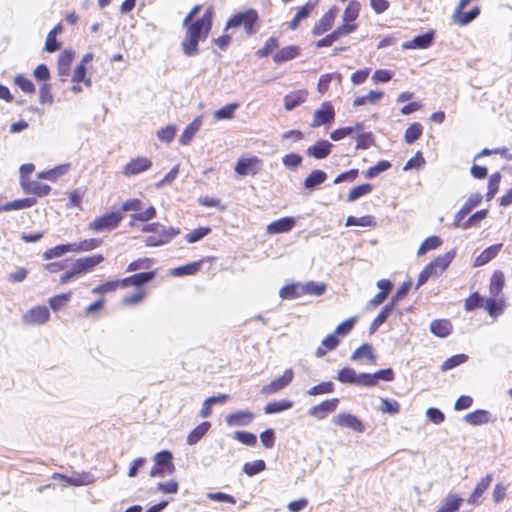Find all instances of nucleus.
Instances as JSON below:
<instances>
[{
    "label": "nucleus",
    "instance_id": "nucleus-5",
    "mask_svg": "<svg viewBox=\"0 0 512 512\" xmlns=\"http://www.w3.org/2000/svg\"><path fill=\"white\" fill-rule=\"evenodd\" d=\"M50 319V311L46 306H36L29 309L23 316L26 325H43Z\"/></svg>",
    "mask_w": 512,
    "mask_h": 512
},
{
    "label": "nucleus",
    "instance_id": "nucleus-53",
    "mask_svg": "<svg viewBox=\"0 0 512 512\" xmlns=\"http://www.w3.org/2000/svg\"><path fill=\"white\" fill-rule=\"evenodd\" d=\"M410 288H411V282L410 281L404 282L397 289V291L394 293V295L392 296V298L389 301V303H387L386 305L388 307H390L392 310H395L396 305L398 304V302L406 297V295L408 294Z\"/></svg>",
    "mask_w": 512,
    "mask_h": 512
},
{
    "label": "nucleus",
    "instance_id": "nucleus-22",
    "mask_svg": "<svg viewBox=\"0 0 512 512\" xmlns=\"http://www.w3.org/2000/svg\"><path fill=\"white\" fill-rule=\"evenodd\" d=\"M21 186L26 193L34 194L38 197L48 195L51 190L49 185L37 180H30L27 178H23L21 181Z\"/></svg>",
    "mask_w": 512,
    "mask_h": 512
},
{
    "label": "nucleus",
    "instance_id": "nucleus-31",
    "mask_svg": "<svg viewBox=\"0 0 512 512\" xmlns=\"http://www.w3.org/2000/svg\"><path fill=\"white\" fill-rule=\"evenodd\" d=\"M430 331L437 337L445 338L452 332V324L447 319H437L430 323Z\"/></svg>",
    "mask_w": 512,
    "mask_h": 512
},
{
    "label": "nucleus",
    "instance_id": "nucleus-4",
    "mask_svg": "<svg viewBox=\"0 0 512 512\" xmlns=\"http://www.w3.org/2000/svg\"><path fill=\"white\" fill-rule=\"evenodd\" d=\"M178 234H180V229L175 227H165L164 225H160L158 231L146 237L145 245L147 247H159L168 244L172 239H174Z\"/></svg>",
    "mask_w": 512,
    "mask_h": 512
},
{
    "label": "nucleus",
    "instance_id": "nucleus-54",
    "mask_svg": "<svg viewBox=\"0 0 512 512\" xmlns=\"http://www.w3.org/2000/svg\"><path fill=\"white\" fill-rule=\"evenodd\" d=\"M373 190V186L369 183H364L352 188L348 194L347 201L354 202L360 197L369 194Z\"/></svg>",
    "mask_w": 512,
    "mask_h": 512
},
{
    "label": "nucleus",
    "instance_id": "nucleus-14",
    "mask_svg": "<svg viewBox=\"0 0 512 512\" xmlns=\"http://www.w3.org/2000/svg\"><path fill=\"white\" fill-rule=\"evenodd\" d=\"M333 422L340 427L349 428L358 433H362L365 430L362 421L357 416L350 413L338 414L334 417Z\"/></svg>",
    "mask_w": 512,
    "mask_h": 512
},
{
    "label": "nucleus",
    "instance_id": "nucleus-20",
    "mask_svg": "<svg viewBox=\"0 0 512 512\" xmlns=\"http://www.w3.org/2000/svg\"><path fill=\"white\" fill-rule=\"evenodd\" d=\"M151 166V160L146 157H138L136 159H132L126 164L123 173L126 176H133L150 169Z\"/></svg>",
    "mask_w": 512,
    "mask_h": 512
},
{
    "label": "nucleus",
    "instance_id": "nucleus-10",
    "mask_svg": "<svg viewBox=\"0 0 512 512\" xmlns=\"http://www.w3.org/2000/svg\"><path fill=\"white\" fill-rule=\"evenodd\" d=\"M335 118L334 107L329 102H323L321 107L314 112L311 127H319L331 123Z\"/></svg>",
    "mask_w": 512,
    "mask_h": 512
},
{
    "label": "nucleus",
    "instance_id": "nucleus-39",
    "mask_svg": "<svg viewBox=\"0 0 512 512\" xmlns=\"http://www.w3.org/2000/svg\"><path fill=\"white\" fill-rule=\"evenodd\" d=\"M279 295L283 299H296L303 296V284L293 283L283 286Z\"/></svg>",
    "mask_w": 512,
    "mask_h": 512
},
{
    "label": "nucleus",
    "instance_id": "nucleus-1",
    "mask_svg": "<svg viewBox=\"0 0 512 512\" xmlns=\"http://www.w3.org/2000/svg\"><path fill=\"white\" fill-rule=\"evenodd\" d=\"M213 10L208 8L202 17L195 20L186 28L185 37L181 42L183 54L187 57L196 56L199 53V42L207 39L212 28Z\"/></svg>",
    "mask_w": 512,
    "mask_h": 512
},
{
    "label": "nucleus",
    "instance_id": "nucleus-26",
    "mask_svg": "<svg viewBox=\"0 0 512 512\" xmlns=\"http://www.w3.org/2000/svg\"><path fill=\"white\" fill-rule=\"evenodd\" d=\"M493 480L492 474H487L485 477H483L474 488L473 492L471 493L468 503L471 505H479L480 504V498L484 494V492L488 489L491 482Z\"/></svg>",
    "mask_w": 512,
    "mask_h": 512
},
{
    "label": "nucleus",
    "instance_id": "nucleus-46",
    "mask_svg": "<svg viewBox=\"0 0 512 512\" xmlns=\"http://www.w3.org/2000/svg\"><path fill=\"white\" fill-rule=\"evenodd\" d=\"M73 248L74 247H73L72 243L60 244V245H57V246L45 251L43 254V258L45 260L58 258V257L63 256L67 252L73 251Z\"/></svg>",
    "mask_w": 512,
    "mask_h": 512
},
{
    "label": "nucleus",
    "instance_id": "nucleus-52",
    "mask_svg": "<svg viewBox=\"0 0 512 512\" xmlns=\"http://www.w3.org/2000/svg\"><path fill=\"white\" fill-rule=\"evenodd\" d=\"M239 108L238 103H229L214 112V119L229 120L234 116L235 111Z\"/></svg>",
    "mask_w": 512,
    "mask_h": 512
},
{
    "label": "nucleus",
    "instance_id": "nucleus-34",
    "mask_svg": "<svg viewBox=\"0 0 512 512\" xmlns=\"http://www.w3.org/2000/svg\"><path fill=\"white\" fill-rule=\"evenodd\" d=\"M62 25L57 24L47 35L45 41V50L49 53L56 52L60 49L61 43L57 40V35L61 33Z\"/></svg>",
    "mask_w": 512,
    "mask_h": 512
},
{
    "label": "nucleus",
    "instance_id": "nucleus-24",
    "mask_svg": "<svg viewBox=\"0 0 512 512\" xmlns=\"http://www.w3.org/2000/svg\"><path fill=\"white\" fill-rule=\"evenodd\" d=\"M463 419L465 422L473 426H480L493 421L492 414L488 410L484 409H477L470 412L466 414Z\"/></svg>",
    "mask_w": 512,
    "mask_h": 512
},
{
    "label": "nucleus",
    "instance_id": "nucleus-11",
    "mask_svg": "<svg viewBox=\"0 0 512 512\" xmlns=\"http://www.w3.org/2000/svg\"><path fill=\"white\" fill-rule=\"evenodd\" d=\"M338 404H339L338 398L328 399V400L321 402L318 405L312 406L308 410V414L311 417L322 420V419H325L328 416V414L334 412L337 409Z\"/></svg>",
    "mask_w": 512,
    "mask_h": 512
},
{
    "label": "nucleus",
    "instance_id": "nucleus-43",
    "mask_svg": "<svg viewBox=\"0 0 512 512\" xmlns=\"http://www.w3.org/2000/svg\"><path fill=\"white\" fill-rule=\"evenodd\" d=\"M504 283V274L501 271H495L490 279L489 290L491 296H498L504 287Z\"/></svg>",
    "mask_w": 512,
    "mask_h": 512
},
{
    "label": "nucleus",
    "instance_id": "nucleus-16",
    "mask_svg": "<svg viewBox=\"0 0 512 512\" xmlns=\"http://www.w3.org/2000/svg\"><path fill=\"white\" fill-rule=\"evenodd\" d=\"M157 272L156 271H146V272H140L133 274L129 277L120 279L121 286L122 287H129V286H135V287H142L146 285L147 283L151 282L156 277Z\"/></svg>",
    "mask_w": 512,
    "mask_h": 512
},
{
    "label": "nucleus",
    "instance_id": "nucleus-21",
    "mask_svg": "<svg viewBox=\"0 0 512 512\" xmlns=\"http://www.w3.org/2000/svg\"><path fill=\"white\" fill-rule=\"evenodd\" d=\"M295 224L296 220L294 217H282L268 224L266 230L269 234L287 233L293 229Z\"/></svg>",
    "mask_w": 512,
    "mask_h": 512
},
{
    "label": "nucleus",
    "instance_id": "nucleus-47",
    "mask_svg": "<svg viewBox=\"0 0 512 512\" xmlns=\"http://www.w3.org/2000/svg\"><path fill=\"white\" fill-rule=\"evenodd\" d=\"M441 244L442 240L439 236H429L419 246L417 255L422 256L428 251L438 248Z\"/></svg>",
    "mask_w": 512,
    "mask_h": 512
},
{
    "label": "nucleus",
    "instance_id": "nucleus-61",
    "mask_svg": "<svg viewBox=\"0 0 512 512\" xmlns=\"http://www.w3.org/2000/svg\"><path fill=\"white\" fill-rule=\"evenodd\" d=\"M379 410L385 414L395 415L400 411V404L395 399L381 398Z\"/></svg>",
    "mask_w": 512,
    "mask_h": 512
},
{
    "label": "nucleus",
    "instance_id": "nucleus-29",
    "mask_svg": "<svg viewBox=\"0 0 512 512\" xmlns=\"http://www.w3.org/2000/svg\"><path fill=\"white\" fill-rule=\"evenodd\" d=\"M301 49L296 45H289L280 50H278L274 56L273 60L275 63L280 64L289 60H292L300 55Z\"/></svg>",
    "mask_w": 512,
    "mask_h": 512
},
{
    "label": "nucleus",
    "instance_id": "nucleus-42",
    "mask_svg": "<svg viewBox=\"0 0 512 512\" xmlns=\"http://www.w3.org/2000/svg\"><path fill=\"white\" fill-rule=\"evenodd\" d=\"M88 477H89V475L86 474V473L76 474V475H73V476H66V475H63V474L55 473L54 476H53V478L61 479L66 484L71 485V486L86 485L89 482Z\"/></svg>",
    "mask_w": 512,
    "mask_h": 512
},
{
    "label": "nucleus",
    "instance_id": "nucleus-55",
    "mask_svg": "<svg viewBox=\"0 0 512 512\" xmlns=\"http://www.w3.org/2000/svg\"><path fill=\"white\" fill-rule=\"evenodd\" d=\"M266 469V463L264 460H255L253 462H246L243 465V472L249 476H255L261 472H263Z\"/></svg>",
    "mask_w": 512,
    "mask_h": 512
},
{
    "label": "nucleus",
    "instance_id": "nucleus-63",
    "mask_svg": "<svg viewBox=\"0 0 512 512\" xmlns=\"http://www.w3.org/2000/svg\"><path fill=\"white\" fill-rule=\"evenodd\" d=\"M391 163L387 160H380L376 165L370 167L365 172V178L373 179L378 176L380 173L387 171L391 168Z\"/></svg>",
    "mask_w": 512,
    "mask_h": 512
},
{
    "label": "nucleus",
    "instance_id": "nucleus-36",
    "mask_svg": "<svg viewBox=\"0 0 512 512\" xmlns=\"http://www.w3.org/2000/svg\"><path fill=\"white\" fill-rule=\"evenodd\" d=\"M211 427V423L208 421H204L196 426L187 436V443L189 445L197 444L204 435L209 431Z\"/></svg>",
    "mask_w": 512,
    "mask_h": 512
},
{
    "label": "nucleus",
    "instance_id": "nucleus-41",
    "mask_svg": "<svg viewBox=\"0 0 512 512\" xmlns=\"http://www.w3.org/2000/svg\"><path fill=\"white\" fill-rule=\"evenodd\" d=\"M292 407H293V402L291 400L282 399L279 401L269 402L264 407V413L265 414L280 413V412L286 411Z\"/></svg>",
    "mask_w": 512,
    "mask_h": 512
},
{
    "label": "nucleus",
    "instance_id": "nucleus-27",
    "mask_svg": "<svg viewBox=\"0 0 512 512\" xmlns=\"http://www.w3.org/2000/svg\"><path fill=\"white\" fill-rule=\"evenodd\" d=\"M502 248V243L494 244L484 249L474 261V267L484 266L494 259Z\"/></svg>",
    "mask_w": 512,
    "mask_h": 512
},
{
    "label": "nucleus",
    "instance_id": "nucleus-23",
    "mask_svg": "<svg viewBox=\"0 0 512 512\" xmlns=\"http://www.w3.org/2000/svg\"><path fill=\"white\" fill-rule=\"evenodd\" d=\"M74 59V52L72 50H64L60 53L57 62V71L61 77V81H66V78L70 75V66Z\"/></svg>",
    "mask_w": 512,
    "mask_h": 512
},
{
    "label": "nucleus",
    "instance_id": "nucleus-9",
    "mask_svg": "<svg viewBox=\"0 0 512 512\" xmlns=\"http://www.w3.org/2000/svg\"><path fill=\"white\" fill-rule=\"evenodd\" d=\"M395 379L392 368L378 370L374 373H363V387H374L379 381L391 382Z\"/></svg>",
    "mask_w": 512,
    "mask_h": 512
},
{
    "label": "nucleus",
    "instance_id": "nucleus-8",
    "mask_svg": "<svg viewBox=\"0 0 512 512\" xmlns=\"http://www.w3.org/2000/svg\"><path fill=\"white\" fill-rule=\"evenodd\" d=\"M483 197L480 193L472 194L460 208V210L454 215V220L452 226L454 228H459L461 222L465 219V217L476 207L478 206Z\"/></svg>",
    "mask_w": 512,
    "mask_h": 512
},
{
    "label": "nucleus",
    "instance_id": "nucleus-40",
    "mask_svg": "<svg viewBox=\"0 0 512 512\" xmlns=\"http://www.w3.org/2000/svg\"><path fill=\"white\" fill-rule=\"evenodd\" d=\"M484 308L491 317L496 318L503 313L504 302L503 300H497L492 296L485 299Z\"/></svg>",
    "mask_w": 512,
    "mask_h": 512
},
{
    "label": "nucleus",
    "instance_id": "nucleus-48",
    "mask_svg": "<svg viewBox=\"0 0 512 512\" xmlns=\"http://www.w3.org/2000/svg\"><path fill=\"white\" fill-rule=\"evenodd\" d=\"M102 240L97 238L85 239L79 243H72L73 252H88L101 246Z\"/></svg>",
    "mask_w": 512,
    "mask_h": 512
},
{
    "label": "nucleus",
    "instance_id": "nucleus-60",
    "mask_svg": "<svg viewBox=\"0 0 512 512\" xmlns=\"http://www.w3.org/2000/svg\"><path fill=\"white\" fill-rule=\"evenodd\" d=\"M488 215L487 209L478 210L473 213L466 221H462L460 227L463 229H469L476 226L479 222L484 220Z\"/></svg>",
    "mask_w": 512,
    "mask_h": 512
},
{
    "label": "nucleus",
    "instance_id": "nucleus-19",
    "mask_svg": "<svg viewBox=\"0 0 512 512\" xmlns=\"http://www.w3.org/2000/svg\"><path fill=\"white\" fill-rule=\"evenodd\" d=\"M335 378L343 384L363 386V373L357 374L351 367H344L338 370Z\"/></svg>",
    "mask_w": 512,
    "mask_h": 512
},
{
    "label": "nucleus",
    "instance_id": "nucleus-45",
    "mask_svg": "<svg viewBox=\"0 0 512 512\" xmlns=\"http://www.w3.org/2000/svg\"><path fill=\"white\" fill-rule=\"evenodd\" d=\"M423 133V126L419 122L410 124L404 134V139L407 144H412L418 140Z\"/></svg>",
    "mask_w": 512,
    "mask_h": 512
},
{
    "label": "nucleus",
    "instance_id": "nucleus-59",
    "mask_svg": "<svg viewBox=\"0 0 512 512\" xmlns=\"http://www.w3.org/2000/svg\"><path fill=\"white\" fill-rule=\"evenodd\" d=\"M468 360V356L466 354H457L446 359L441 365V371L446 372L451 370Z\"/></svg>",
    "mask_w": 512,
    "mask_h": 512
},
{
    "label": "nucleus",
    "instance_id": "nucleus-6",
    "mask_svg": "<svg viewBox=\"0 0 512 512\" xmlns=\"http://www.w3.org/2000/svg\"><path fill=\"white\" fill-rule=\"evenodd\" d=\"M261 169V160L256 157L239 158L234 167L235 172L240 176L256 175Z\"/></svg>",
    "mask_w": 512,
    "mask_h": 512
},
{
    "label": "nucleus",
    "instance_id": "nucleus-64",
    "mask_svg": "<svg viewBox=\"0 0 512 512\" xmlns=\"http://www.w3.org/2000/svg\"><path fill=\"white\" fill-rule=\"evenodd\" d=\"M144 208V204L140 199L131 198L122 203L120 212L123 214L124 212H133L140 213V211Z\"/></svg>",
    "mask_w": 512,
    "mask_h": 512
},
{
    "label": "nucleus",
    "instance_id": "nucleus-7",
    "mask_svg": "<svg viewBox=\"0 0 512 512\" xmlns=\"http://www.w3.org/2000/svg\"><path fill=\"white\" fill-rule=\"evenodd\" d=\"M293 378L294 372L291 368H288L284 371L282 376L264 385L261 389V393L264 395L277 393L286 388L292 382Z\"/></svg>",
    "mask_w": 512,
    "mask_h": 512
},
{
    "label": "nucleus",
    "instance_id": "nucleus-15",
    "mask_svg": "<svg viewBox=\"0 0 512 512\" xmlns=\"http://www.w3.org/2000/svg\"><path fill=\"white\" fill-rule=\"evenodd\" d=\"M435 38L434 30H429L423 34L415 36L412 40L406 41L402 44V48L409 49H426L432 45Z\"/></svg>",
    "mask_w": 512,
    "mask_h": 512
},
{
    "label": "nucleus",
    "instance_id": "nucleus-12",
    "mask_svg": "<svg viewBox=\"0 0 512 512\" xmlns=\"http://www.w3.org/2000/svg\"><path fill=\"white\" fill-rule=\"evenodd\" d=\"M337 12H338V8H336V7H332L331 9H329L319 19V21L315 23V25L312 29V34L314 36H320V35L325 34L327 31H329L334 24V21L337 16Z\"/></svg>",
    "mask_w": 512,
    "mask_h": 512
},
{
    "label": "nucleus",
    "instance_id": "nucleus-38",
    "mask_svg": "<svg viewBox=\"0 0 512 512\" xmlns=\"http://www.w3.org/2000/svg\"><path fill=\"white\" fill-rule=\"evenodd\" d=\"M362 357H366L370 363L376 362V355L373 352V347L369 343H364L359 346L351 355L352 361H357Z\"/></svg>",
    "mask_w": 512,
    "mask_h": 512
},
{
    "label": "nucleus",
    "instance_id": "nucleus-49",
    "mask_svg": "<svg viewBox=\"0 0 512 512\" xmlns=\"http://www.w3.org/2000/svg\"><path fill=\"white\" fill-rule=\"evenodd\" d=\"M335 391V385L332 381H324L317 385L312 386L307 394L310 396L330 394Z\"/></svg>",
    "mask_w": 512,
    "mask_h": 512
},
{
    "label": "nucleus",
    "instance_id": "nucleus-18",
    "mask_svg": "<svg viewBox=\"0 0 512 512\" xmlns=\"http://www.w3.org/2000/svg\"><path fill=\"white\" fill-rule=\"evenodd\" d=\"M255 415L250 411H236L226 416V423L231 427L249 426L254 420Z\"/></svg>",
    "mask_w": 512,
    "mask_h": 512
},
{
    "label": "nucleus",
    "instance_id": "nucleus-32",
    "mask_svg": "<svg viewBox=\"0 0 512 512\" xmlns=\"http://www.w3.org/2000/svg\"><path fill=\"white\" fill-rule=\"evenodd\" d=\"M456 251L454 249L448 251L444 255H440L436 257L433 261H431L428 265H432L433 270L438 271V275H440L444 270H446L453 259L455 258Z\"/></svg>",
    "mask_w": 512,
    "mask_h": 512
},
{
    "label": "nucleus",
    "instance_id": "nucleus-62",
    "mask_svg": "<svg viewBox=\"0 0 512 512\" xmlns=\"http://www.w3.org/2000/svg\"><path fill=\"white\" fill-rule=\"evenodd\" d=\"M485 298H483L478 292L472 293L464 304V309L467 312L473 311L477 308L484 307Z\"/></svg>",
    "mask_w": 512,
    "mask_h": 512
},
{
    "label": "nucleus",
    "instance_id": "nucleus-50",
    "mask_svg": "<svg viewBox=\"0 0 512 512\" xmlns=\"http://www.w3.org/2000/svg\"><path fill=\"white\" fill-rule=\"evenodd\" d=\"M390 307L385 305L380 313L376 316V318L372 321V323L369 326V334H374L379 327L387 320V318L390 316V314L393 312Z\"/></svg>",
    "mask_w": 512,
    "mask_h": 512
},
{
    "label": "nucleus",
    "instance_id": "nucleus-25",
    "mask_svg": "<svg viewBox=\"0 0 512 512\" xmlns=\"http://www.w3.org/2000/svg\"><path fill=\"white\" fill-rule=\"evenodd\" d=\"M308 91L307 90H295L284 97V107L287 111H291L296 107L300 106L307 100Z\"/></svg>",
    "mask_w": 512,
    "mask_h": 512
},
{
    "label": "nucleus",
    "instance_id": "nucleus-35",
    "mask_svg": "<svg viewBox=\"0 0 512 512\" xmlns=\"http://www.w3.org/2000/svg\"><path fill=\"white\" fill-rule=\"evenodd\" d=\"M35 204H36V199L32 198V197L17 199V200L11 201V202H7L4 205L0 206V212L30 208Z\"/></svg>",
    "mask_w": 512,
    "mask_h": 512
},
{
    "label": "nucleus",
    "instance_id": "nucleus-57",
    "mask_svg": "<svg viewBox=\"0 0 512 512\" xmlns=\"http://www.w3.org/2000/svg\"><path fill=\"white\" fill-rule=\"evenodd\" d=\"M383 95L384 93L381 91L371 90L367 95L355 98V100L353 101V106H362L365 105L366 103L374 104L378 100H380L383 97Z\"/></svg>",
    "mask_w": 512,
    "mask_h": 512
},
{
    "label": "nucleus",
    "instance_id": "nucleus-58",
    "mask_svg": "<svg viewBox=\"0 0 512 512\" xmlns=\"http://www.w3.org/2000/svg\"><path fill=\"white\" fill-rule=\"evenodd\" d=\"M462 501V498L456 494H449L440 508L444 512H455L460 508Z\"/></svg>",
    "mask_w": 512,
    "mask_h": 512
},
{
    "label": "nucleus",
    "instance_id": "nucleus-33",
    "mask_svg": "<svg viewBox=\"0 0 512 512\" xmlns=\"http://www.w3.org/2000/svg\"><path fill=\"white\" fill-rule=\"evenodd\" d=\"M202 125V118L201 117H196L185 129L184 131L182 132L181 136H180V139H179V142L182 144V145H187L191 140L192 138L194 137V135L196 134V132L200 129Z\"/></svg>",
    "mask_w": 512,
    "mask_h": 512
},
{
    "label": "nucleus",
    "instance_id": "nucleus-3",
    "mask_svg": "<svg viewBox=\"0 0 512 512\" xmlns=\"http://www.w3.org/2000/svg\"><path fill=\"white\" fill-rule=\"evenodd\" d=\"M123 214L120 211H112L96 218L89 224V229L95 233L111 231L118 227L123 219Z\"/></svg>",
    "mask_w": 512,
    "mask_h": 512
},
{
    "label": "nucleus",
    "instance_id": "nucleus-37",
    "mask_svg": "<svg viewBox=\"0 0 512 512\" xmlns=\"http://www.w3.org/2000/svg\"><path fill=\"white\" fill-rule=\"evenodd\" d=\"M202 267V261H195L176 267L171 270V275L174 277H182L196 274Z\"/></svg>",
    "mask_w": 512,
    "mask_h": 512
},
{
    "label": "nucleus",
    "instance_id": "nucleus-2",
    "mask_svg": "<svg viewBox=\"0 0 512 512\" xmlns=\"http://www.w3.org/2000/svg\"><path fill=\"white\" fill-rule=\"evenodd\" d=\"M257 20H258V14L253 9L239 12V13L235 14L234 16H232L227 21L225 30L243 26L246 34L251 35L255 32L254 25Z\"/></svg>",
    "mask_w": 512,
    "mask_h": 512
},
{
    "label": "nucleus",
    "instance_id": "nucleus-51",
    "mask_svg": "<svg viewBox=\"0 0 512 512\" xmlns=\"http://www.w3.org/2000/svg\"><path fill=\"white\" fill-rule=\"evenodd\" d=\"M359 10L360 4L355 0L350 1L342 15L343 22L354 23L359 15Z\"/></svg>",
    "mask_w": 512,
    "mask_h": 512
},
{
    "label": "nucleus",
    "instance_id": "nucleus-44",
    "mask_svg": "<svg viewBox=\"0 0 512 512\" xmlns=\"http://www.w3.org/2000/svg\"><path fill=\"white\" fill-rule=\"evenodd\" d=\"M71 80L73 83H84L86 87L92 86L91 78L87 77L86 66L80 63L75 67Z\"/></svg>",
    "mask_w": 512,
    "mask_h": 512
},
{
    "label": "nucleus",
    "instance_id": "nucleus-30",
    "mask_svg": "<svg viewBox=\"0 0 512 512\" xmlns=\"http://www.w3.org/2000/svg\"><path fill=\"white\" fill-rule=\"evenodd\" d=\"M327 179V174L323 170L315 169L304 179V188L310 191L315 190Z\"/></svg>",
    "mask_w": 512,
    "mask_h": 512
},
{
    "label": "nucleus",
    "instance_id": "nucleus-56",
    "mask_svg": "<svg viewBox=\"0 0 512 512\" xmlns=\"http://www.w3.org/2000/svg\"><path fill=\"white\" fill-rule=\"evenodd\" d=\"M71 296L72 292H67L51 297L48 301L50 308L54 312L61 310L69 302Z\"/></svg>",
    "mask_w": 512,
    "mask_h": 512
},
{
    "label": "nucleus",
    "instance_id": "nucleus-13",
    "mask_svg": "<svg viewBox=\"0 0 512 512\" xmlns=\"http://www.w3.org/2000/svg\"><path fill=\"white\" fill-rule=\"evenodd\" d=\"M104 261V256L102 254H95L92 256H87L83 258L77 259L72 266L75 269V272L79 275L90 272L94 267L99 265Z\"/></svg>",
    "mask_w": 512,
    "mask_h": 512
},
{
    "label": "nucleus",
    "instance_id": "nucleus-17",
    "mask_svg": "<svg viewBox=\"0 0 512 512\" xmlns=\"http://www.w3.org/2000/svg\"><path fill=\"white\" fill-rule=\"evenodd\" d=\"M333 144L328 140H318L306 150V154L317 160H322L328 157L332 151Z\"/></svg>",
    "mask_w": 512,
    "mask_h": 512
},
{
    "label": "nucleus",
    "instance_id": "nucleus-28",
    "mask_svg": "<svg viewBox=\"0 0 512 512\" xmlns=\"http://www.w3.org/2000/svg\"><path fill=\"white\" fill-rule=\"evenodd\" d=\"M154 462L168 474H172L175 471V466L173 464V454L169 450H162L156 453L154 456Z\"/></svg>",
    "mask_w": 512,
    "mask_h": 512
}]
</instances>
